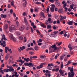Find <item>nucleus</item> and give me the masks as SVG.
I'll return each mask as SVG.
<instances>
[{"instance_id":"nucleus-18","label":"nucleus","mask_w":77,"mask_h":77,"mask_svg":"<svg viewBox=\"0 0 77 77\" xmlns=\"http://www.w3.org/2000/svg\"><path fill=\"white\" fill-rule=\"evenodd\" d=\"M9 47H5V53H8V50H9Z\"/></svg>"},{"instance_id":"nucleus-8","label":"nucleus","mask_w":77,"mask_h":77,"mask_svg":"<svg viewBox=\"0 0 77 77\" xmlns=\"http://www.w3.org/2000/svg\"><path fill=\"white\" fill-rule=\"evenodd\" d=\"M14 3H15V2H14V1H13L12 2H11V5L12 6H13L15 8V9H16L17 7H16V6L14 5Z\"/></svg>"},{"instance_id":"nucleus-3","label":"nucleus","mask_w":77,"mask_h":77,"mask_svg":"<svg viewBox=\"0 0 77 77\" xmlns=\"http://www.w3.org/2000/svg\"><path fill=\"white\" fill-rule=\"evenodd\" d=\"M68 77H73L74 76L75 73L74 72L71 73V72H69L68 73Z\"/></svg>"},{"instance_id":"nucleus-36","label":"nucleus","mask_w":77,"mask_h":77,"mask_svg":"<svg viewBox=\"0 0 77 77\" xmlns=\"http://www.w3.org/2000/svg\"><path fill=\"white\" fill-rule=\"evenodd\" d=\"M51 6L52 8H54H54L56 7V6L54 4L51 5Z\"/></svg>"},{"instance_id":"nucleus-24","label":"nucleus","mask_w":77,"mask_h":77,"mask_svg":"<svg viewBox=\"0 0 77 77\" xmlns=\"http://www.w3.org/2000/svg\"><path fill=\"white\" fill-rule=\"evenodd\" d=\"M28 66L29 67H30L31 66L33 67V66H34V65L32 63H29Z\"/></svg>"},{"instance_id":"nucleus-49","label":"nucleus","mask_w":77,"mask_h":77,"mask_svg":"<svg viewBox=\"0 0 77 77\" xmlns=\"http://www.w3.org/2000/svg\"><path fill=\"white\" fill-rule=\"evenodd\" d=\"M19 39L20 40H23V38L22 37L20 36L19 37Z\"/></svg>"},{"instance_id":"nucleus-60","label":"nucleus","mask_w":77,"mask_h":77,"mask_svg":"<svg viewBox=\"0 0 77 77\" xmlns=\"http://www.w3.org/2000/svg\"><path fill=\"white\" fill-rule=\"evenodd\" d=\"M62 42H60L59 43H58L57 46H60V45L62 44Z\"/></svg>"},{"instance_id":"nucleus-11","label":"nucleus","mask_w":77,"mask_h":77,"mask_svg":"<svg viewBox=\"0 0 77 77\" xmlns=\"http://www.w3.org/2000/svg\"><path fill=\"white\" fill-rule=\"evenodd\" d=\"M40 15L41 17H44V18H45V15H44V14L43 12H42L40 13Z\"/></svg>"},{"instance_id":"nucleus-63","label":"nucleus","mask_w":77,"mask_h":77,"mask_svg":"<svg viewBox=\"0 0 77 77\" xmlns=\"http://www.w3.org/2000/svg\"><path fill=\"white\" fill-rule=\"evenodd\" d=\"M12 40H13V41H14V42H15V41H17V39L15 38H13V39H12Z\"/></svg>"},{"instance_id":"nucleus-15","label":"nucleus","mask_w":77,"mask_h":77,"mask_svg":"<svg viewBox=\"0 0 77 77\" xmlns=\"http://www.w3.org/2000/svg\"><path fill=\"white\" fill-rule=\"evenodd\" d=\"M15 35H17V36H19L21 35V33L19 31H16V33H15Z\"/></svg>"},{"instance_id":"nucleus-30","label":"nucleus","mask_w":77,"mask_h":77,"mask_svg":"<svg viewBox=\"0 0 77 77\" xmlns=\"http://www.w3.org/2000/svg\"><path fill=\"white\" fill-rule=\"evenodd\" d=\"M41 26L42 27H43V28H46V27H47V26L45 25L44 23L42 24Z\"/></svg>"},{"instance_id":"nucleus-43","label":"nucleus","mask_w":77,"mask_h":77,"mask_svg":"<svg viewBox=\"0 0 77 77\" xmlns=\"http://www.w3.org/2000/svg\"><path fill=\"white\" fill-rule=\"evenodd\" d=\"M33 53H34V52L33 51H30L29 52V54L31 55H33Z\"/></svg>"},{"instance_id":"nucleus-37","label":"nucleus","mask_w":77,"mask_h":77,"mask_svg":"<svg viewBox=\"0 0 77 77\" xmlns=\"http://www.w3.org/2000/svg\"><path fill=\"white\" fill-rule=\"evenodd\" d=\"M70 72L71 73H72V72H74V69L73 68H72L70 70Z\"/></svg>"},{"instance_id":"nucleus-48","label":"nucleus","mask_w":77,"mask_h":77,"mask_svg":"<svg viewBox=\"0 0 77 77\" xmlns=\"http://www.w3.org/2000/svg\"><path fill=\"white\" fill-rule=\"evenodd\" d=\"M30 29L31 30V33H33V28H32V27H31Z\"/></svg>"},{"instance_id":"nucleus-25","label":"nucleus","mask_w":77,"mask_h":77,"mask_svg":"<svg viewBox=\"0 0 77 77\" xmlns=\"http://www.w3.org/2000/svg\"><path fill=\"white\" fill-rule=\"evenodd\" d=\"M50 11L51 12H53L54 11V9L52 7L50 8Z\"/></svg>"},{"instance_id":"nucleus-12","label":"nucleus","mask_w":77,"mask_h":77,"mask_svg":"<svg viewBox=\"0 0 77 77\" xmlns=\"http://www.w3.org/2000/svg\"><path fill=\"white\" fill-rule=\"evenodd\" d=\"M1 17L2 18H6V17H7V15L6 14H2L1 15Z\"/></svg>"},{"instance_id":"nucleus-46","label":"nucleus","mask_w":77,"mask_h":77,"mask_svg":"<svg viewBox=\"0 0 77 77\" xmlns=\"http://www.w3.org/2000/svg\"><path fill=\"white\" fill-rule=\"evenodd\" d=\"M8 51H9L10 53H12V50L11 49H9V48Z\"/></svg>"},{"instance_id":"nucleus-55","label":"nucleus","mask_w":77,"mask_h":77,"mask_svg":"<svg viewBox=\"0 0 77 77\" xmlns=\"http://www.w3.org/2000/svg\"><path fill=\"white\" fill-rule=\"evenodd\" d=\"M29 48V50H32L33 51H34L35 50L33 48Z\"/></svg>"},{"instance_id":"nucleus-58","label":"nucleus","mask_w":77,"mask_h":77,"mask_svg":"<svg viewBox=\"0 0 77 77\" xmlns=\"http://www.w3.org/2000/svg\"><path fill=\"white\" fill-rule=\"evenodd\" d=\"M8 8H11V4H8Z\"/></svg>"},{"instance_id":"nucleus-16","label":"nucleus","mask_w":77,"mask_h":77,"mask_svg":"<svg viewBox=\"0 0 77 77\" xmlns=\"http://www.w3.org/2000/svg\"><path fill=\"white\" fill-rule=\"evenodd\" d=\"M55 4L56 5V6L58 7H59V6H60V4L59 2H55Z\"/></svg>"},{"instance_id":"nucleus-7","label":"nucleus","mask_w":77,"mask_h":77,"mask_svg":"<svg viewBox=\"0 0 77 77\" xmlns=\"http://www.w3.org/2000/svg\"><path fill=\"white\" fill-rule=\"evenodd\" d=\"M47 68V69H49V70H51L52 68V67L50 66V64H48Z\"/></svg>"},{"instance_id":"nucleus-29","label":"nucleus","mask_w":77,"mask_h":77,"mask_svg":"<svg viewBox=\"0 0 77 77\" xmlns=\"http://www.w3.org/2000/svg\"><path fill=\"white\" fill-rule=\"evenodd\" d=\"M8 24H6L5 25L4 28L6 30V29H8Z\"/></svg>"},{"instance_id":"nucleus-59","label":"nucleus","mask_w":77,"mask_h":77,"mask_svg":"<svg viewBox=\"0 0 77 77\" xmlns=\"http://www.w3.org/2000/svg\"><path fill=\"white\" fill-rule=\"evenodd\" d=\"M36 32H37V33H39V35H41V33H40V32H39V31L38 30H37Z\"/></svg>"},{"instance_id":"nucleus-50","label":"nucleus","mask_w":77,"mask_h":77,"mask_svg":"<svg viewBox=\"0 0 77 77\" xmlns=\"http://www.w3.org/2000/svg\"><path fill=\"white\" fill-rule=\"evenodd\" d=\"M63 59V56L60 57V60H62Z\"/></svg>"},{"instance_id":"nucleus-34","label":"nucleus","mask_w":77,"mask_h":77,"mask_svg":"<svg viewBox=\"0 0 77 77\" xmlns=\"http://www.w3.org/2000/svg\"><path fill=\"white\" fill-rule=\"evenodd\" d=\"M3 47H5L6 46V42L5 41H3Z\"/></svg>"},{"instance_id":"nucleus-35","label":"nucleus","mask_w":77,"mask_h":77,"mask_svg":"<svg viewBox=\"0 0 77 77\" xmlns=\"http://www.w3.org/2000/svg\"><path fill=\"white\" fill-rule=\"evenodd\" d=\"M58 33V31H54L53 32V33L54 34V35H57V34Z\"/></svg>"},{"instance_id":"nucleus-54","label":"nucleus","mask_w":77,"mask_h":77,"mask_svg":"<svg viewBox=\"0 0 77 77\" xmlns=\"http://www.w3.org/2000/svg\"><path fill=\"white\" fill-rule=\"evenodd\" d=\"M13 16L14 17H15L16 16H17V15H16V14H15V12H13Z\"/></svg>"},{"instance_id":"nucleus-51","label":"nucleus","mask_w":77,"mask_h":77,"mask_svg":"<svg viewBox=\"0 0 77 77\" xmlns=\"http://www.w3.org/2000/svg\"><path fill=\"white\" fill-rule=\"evenodd\" d=\"M39 66L40 68H42L43 67V65L42 64V63Z\"/></svg>"},{"instance_id":"nucleus-19","label":"nucleus","mask_w":77,"mask_h":77,"mask_svg":"<svg viewBox=\"0 0 77 77\" xmlns=\"http://www.w3.org/2000/svg\"><path fill=\"white\" fill-rule=\"evenodd\" d=\"M59 72H60V75H63V74L64 73V72L63 71H62V69H60L59 70Z\"/></svg>"},{"instance_id":"nucleus-20","label":"nucleus","mask_w":77,"mask_h":77,"mask_svg":"<svg viewBox=\"0 0 77 77\" xmlns=\"http://www.w3.org/2000/svg\"><path fill=\"white\" fill-rule=\"evenodd\" d=\"M68 47L69 49V50L70 51H71V50H72V47H71V45H69L68 46Z\"/></svg>"},{"instance_id":"nucleus-10","label":"nucleus","mask_w":77,"mask_h":77,"mask_svg":"<svg viewBox=\"0 0 77 77\" xmlns=\"http://www.w3.org/2000/svg\"><path fill=\"white\" fill-rule=\"evenodd\" d=\"M51 47L52 48H53L54 50H57V47L56 46L55 44L52 45Z\"/></svg>"},{"instance_id":"nucleus-28","label":"nucleus","mask_w":77,"mask_h":77,"mask_svg":"<svg viewBox=\"0 0 77 77\" xmlns=\"http://www.w3.org/2000/svg\"><path fill=\"white\" fill-rule=\"evenodd\" d=\"M35 50H36V51H38V50H39V48L38 46H35Z\"/></svg>"},{"instance_id":"nucleus-39","label":"nucleus","mask_w":77,"mask_h":77,"mask_svg":"<svg viewBox=\"0 0 77 77\" xmlns=\"http://www.w3.org/2000/svg\"><path fill=\"white\" fill-rule=\"evenodd\" d=\"M63 68V62H61V68Z\"/></svg>"},{"instance_id":"nucleus-22","label":"nucleus","mask_w":77,"mask_h":77,"mask_svg":"<svg viewBox=\"0 0 77 77\" xmlns=\"http://www.w3.org/2000/svg\"><path fill=\"white\" fill-rule=\"evenodd\" d=\"M24 20L25 23V24H26V25H28V22H27V20L26 17H24Z\"/></svg>"},{"instance_id":"nucleus-53","label":"nucleus","mask_w":77,"mask_h":77,"mask_svg":"<svg viewBox=\"0 0 77 77\" xmlns=\"http://www.w3.org/2000/svg\"><path fill=\"white\" fill-rule=\"evenodd\" d=\"M72 65H74V66H76V65H77V63H75L72 64Z\"/></svg>"},{"instance_id":"nucleus-13","label":"nucleus","mask_w":77,"mask_h":77,"mask_svg":"<svg viewBox=\"0 0 77 77\" xmlns=\"http://www.w3.org/2000/svg\"><path fill=\"white\" fill-rule=\"evenodd\" d=\"M48 21H49V23L51 24V23H53V21H51V18H49L48 19Z\"/></svg>"},{"instance_id":"nucleus-52","label":"nucleus","mask_w":77,"mask_h":77,"mask_svg":"<svg viewBox=\"0 0 77 77\" xmlns=\"http://www.w3.org/2000/svg\"><path fill=\"white\" fill-rule=\"evenodd\" d=\"M10 13L11 14H13V10L12 9L10 10Z\"/></svg>"},{"instance_id":"nucleus-33","label":"nucleus","mask_w":77,"mask_h":77,"mask_svg":"<svg viewBox=\"0 0 77 77\" xmlns=\"http://www.w3.org/2000/svg\"><path fill=\"white\" fill-rule=\"evenodd\" d=\"M29 29H30V25L29 24L28 25L27 27L26 28V30H29Z\"/></svg>"},{"instance_id":"nucleus-1","label":"nucleus","mask_w":77,"mask_h":77,"mask_svg":"<svg viewBox=\"0 0 77 77\" xmlns=\"http://www.w3.org/2000/svg\"><path fill=\"white\" fill-rule=\"evenodd\" d=\"M15 26L14 25H11L9 28V31L11 32H13V30H15Z\"/></svg>"},{"instance_id":"nucleus-44","label":"nucleus","mask_w":77,"mask_h":77,"mask_svg":"<svg viewBox=\"0 0 77 77\" xmlns=\"http://www.w3.org/2000/svg\"><path fill=\"white\" fill-rule=\"evenodd\" d=\"M8 57H9V56L8 55H8H6V56L5 57V59L6 60H8Z\"/></svg>"},{"instance_id":"nucleus-62","label":"nucleus","mask_w":77,"mask_h":77,"mask_svg":"<svg viewBox=\"0 0 77 77\" xmlns=\"http://www.w3.org/2000/svg\"><path fill=\"white\" fill-rule=\"evenodd\" d=\"M53 29L54 30H56V29H57V28L55 26H53Z\"/></svg>"},{"instance_id":"nucleus-14","label":"nucleus","mask_w":77,"mask_h":77,"mask_svg":"<svg viewBox=\"0 0 77 77\" xmlns=\"http://www.w3.org/2000/svg\"><path fill=\"white\" fill-rule=\"evenodd\" d=\"M67 24L69 25H72L73 24V21L72 20V21L68 22H67Z\"/></svg>"},{"instance_id":"nucleus-9","label":"nucleus","mask_w":77,"mask_h":77,"mask_svg":"<svg viewBox=\"0 0 77 77\" xmlns=\"http://www.w3.org/2000/svg\"><path fill=\"white\" fill-rule=\"evenodd\" d=\"M62 4H63V7H66V5L67 4V3L65 1H63L62 2Z\"/></svg>"},{"instance_id":"nucleus-41","label":"nucleus","mask_w":77,"mask_h":77,"mask_svg":"<svg viewBox=\"0 0 77 77\" xmlns=\"http://www.w3.org/2000/svg\"><path fill=\"white\" fill-rule=\"evenodd\" d=\"M37 43H38V45L40 46L42 45V43H39V40L37 41Z\"/></svg>"},{"instance_id":"nucleus-56","label":"nucleus","mask_w":77,"mask_h":77,"mask_svg":"<svg viewBox=\"0 0 77 77\" xmlns=\"http://www.w3.org/2000/svg\"><path fill=\"white\" fill-rule=\"evenodd\" d=\"M14 73H15V75H17V72H13L12 73V74H14Z\"/></svg>"},{"instance_id":"nucleus-32","label":"nucleus","mask_w":77,"mask_h":77,"mask_svg":"<svg viewBox=\"0 0 77 77\" xmlns=\"http://www.w3.org/2000/svg\"><path fill=\"white\" fill-rule=\"evenodd\" d=\"M12 66H13V67L16 66V68H18V65H17L16 64H14L12 65Z\"/></svg>"},{"instance_id":"nucleus-27","label":"nucleus","mask_w":77,"mask_h":77,"mask_svg":"<svg viewBox=\"0 0 77 77\" xmlns=\"http://www.w3.org/2000/svg\"><path fill=\"white\" fill-rule=\"evenodd\" d=\"M47 29H51V25H48L47 26Z\"/></svg>"},{"instance_id":"nucleus-40","label":"nucleus","mask_w":77,"mask_h":77,"mask_svg":"<svg viewBox=\"0 0 77 77\" xmlns=\"http://www.w3.org/2000/svg\"><path fill=\"white\" fill-rule=\"evenodd\" d=\"M63 8H64L66 12H67V11H68V8L66 7H63Z\"/></svg>"},{"instance_id":"nucleus-42","label":"nucleus","mask_w":77,"mask_h":77,"mask_svg":"<svg viewBox=\"0 0 77 77\" xmlns=\"http://www.w3.org/2000/svg\"><path fill=\"white\" fill-rule=\"evenodd\" d=\"M71 63V60L69 61L68 62V63L66 65L67 66V65H69V64H70V63Z\"/></svg>"},{"instance_id":"nucleus-57","label":"nucleus","mask_w":77,"mask_h":77,"mask_svg":"<svg viewBox=\"0 0 77 77\" xmlns=\"http://www.w3.org/2000/svg\"><path fill=\"white\" fill-rule=\"evenodd\" d=\"M39 42H42V39H41V38H40L39 39Z\"/></svg>"},{"instance_id":"nucleus-47","label":"nucleus","mask_w":77,"mask_h":77,"mask_svg":"<svg viewBox=\"0 0 77 77\" xmlns=\"http://www.w3.org/2000/svg\"><path fill=\"white\" fill-rule=\"evenodd\" d=\"M50 2H52V3H54L55 2V0H49Z\"/></svg>"},{"instance_id":"nucleus-6","label":"nucleus","mask_w":77,"mask_h":77,"mask_svg":"<svg viewBox=\"0 0 77 77\" xmlns=\"http://www.w3.org/2000/svg\"><path fill=\"white\" fill-rule=\"evenodd\" d=\"M14 71V69H13L12 66H10L9 71L10 72H11V71L13 72Z\"/></svg>"},{"instance_id":"nucleus-31","label":"nucleus","mask_w":77,"mask_h":77,"mask_svg":"<svg viewBox=\"0 0 77 77\" xmlns=\"http://www.w3.org/2000/svg\"><path fill=\"white\" fill-rule=\"evenodd\" d=\"M58 11L59 12H60V13H62L63 12V10L60 8L58 10Z\"/></svg>"},{"instance_id":"nucleus-45","label":"nucleus","mask_w":77,"mask_h":77,"mask_svg":"<svg viewBox=\"0 0 77 77\" xmlns=\"http://www.w3.org/2000/svg\"><path fill=\"white\" fill-rule=\"evenodd\" d=\"M46 73H48V74H50L51 72L50 71H49L48 70H46Z\"/></svg>"},{"instance_id":"nucleus-4","label":"nucleus","mask_w":77,"mask_h":77,"mask_svg":"<svg viewBox=\"0 0 77 77\" xmlns=\"http://www.w3.org/2000/svg\"><path fill=\"white\" fill-rule=\"evenodd\" d=\"M60 17H61L60 19V21H63V20L66 19V16H64L62 15L60 16Z\"/></svg>"},{"instance_id":"nucleus-38","label":"nucleus","mask_w":77,"mask_h":77,"mask_svg":"<svg viewBox=\"0 0 77 77\" xmlns=\"http://www.w3.org/2000/svg\"><path fill=\"white\" fill-rule=\"evenodd\" d=\"M34 11L35 12L38 13V9L36 8H35Z\"/></svg>"},{"instance_id":"nucleus-17","label":"nucleus","mask_w":77,"mask_h":77,"mask_svg":"<svg viewBox=\"0 0 77 77\" xmlns=\"http://www.w3.org/2000/svg\"><path fill=\"white\" fill-rule=\"evenodd\" d=\"M24 26H20V27L19 28V30L20 31H22L24 30Z\"/></svg>"},{"instance_id":"nucleus-5","label":"nucleus","mask_w":77,"mask_h":77,"mask_svg":"<svg viewBox=\"0 0 77 77\" xmlns=\"http://www.w3.org/2000/svg\"><path fill=\"white\" fill-rule=\"evenodd\" d=\"M3 39L4 41H7V39L5 37V34H3L2 36V38L1 39L2 41H3Z\"/></svg>"},{"instance_id":"nucleus-64","label":"nucleus","mask_w":77,"mask_h":77,"mask_svg":"<svg viewBox=\"0 0 77 77\" xmlns=\"http://www.w3.org/2000/svg\"><path fill=\"white\" fill-rule=\"evenodd\" d=\"M59 34H61V35H63V31H61L60 33H59Z\"/></svg>"},{"instance_id":"nucleus-2","label":"nucleus","mask_w":77,"mask_h":77,"mask_svg":"<svg viewBox=\"0 0 77 77\" xmlns=\"http://www.w3.org/2000/svg\"><path fill=\"white\" fill-rule=\"evenodd\" d=\"M70 8L71 9H73L74 10L75 9H76L77 6L73 4H72L71 5H70Z\"/></svg>"},{"instance_id":"nucleus-23","label":"nucleus","mask_w":77,"mask_h":77,"mask_svg":"<svg viewBox=\"0 0 77 77\" xmlns=\"http://www.w3.org/2000/svg\"><path fill=\"white\" fill-rule=\"evenodd\" d=\"M49 36L50 37L53 38V37H56V35L53 34H50Z\"/></svg>"},{"instance_id":"nucleus-61","label":"nucleus","mask_w":77,"mask_h":77,"mask_svg":"<svg viewBox=\"0 0 77 77\" xmlns=\"http://www.w3.org/2000/svg\"><path fill=\"white\" fill-rule=\"evenodd\" d=\"M48 20H46L45 22V24H46V25H48Z\"/></svg>"},{"instance_id":"nucleus-21","label":"nucleus","mask_w":77,"mask_h":77,"mask_svg":"<svg viewBox=\"0 0 77 77\" xmlns=\"http://www.w3.org/2000/svg\"><path fill=\"white\" fill-rule=\"evenodd\" d=\"M13 36H14L13 35H12V34H11L9 36V38L10 39H11V40H12L14 38Z\"/></svg>"},{"instance_id":"nucleus-26","label":"nucleus","mask_w":77,"mask_h":77,"mask_svg":"<svg viewBox=\"0 0 77 77\" xmlns=\"http://www.w3.org/2000/svg\"><path fill=\"white\" fill-rule=\"evenodd\" d=\"M24 60L26 62H28L29 61V58H24Z\"/></svg>"}]
</instances>
